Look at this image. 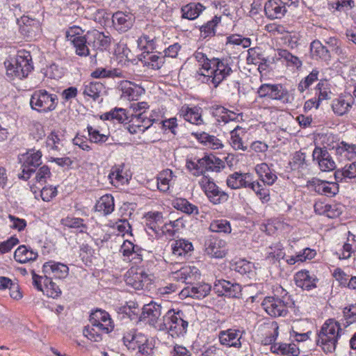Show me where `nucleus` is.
Segmentation results:
<instances>
[{"mask_svg":"<svg viewBox=\"0 0 356 356\" xmlns=\"http://www.w3.org/2000/svg\"><path fill=\"white\" fill-rule=\"evenodd\" d=\"M4 65L8 76L19 79L27 77L33 70L31 53L24 49L18 51L15 58L6 60Z\"/></svg>","mask_w":356,"mask_h":356,"instance_id":"f257e3e1","label":"nucleus"},{"mask_svg":"<svg viewBox=\"0 0 356 356\" xmlns=\"http://www.w3.org/2000/svg\"><path fill=\"white\" fill-rule=\"evenodd\" d=\"M341 331V328L338 322L333 319L326 321L318 333L317 345L325 353L334 352Z\"/></svg>","mask_w":356,"mask_h":356,"instance_id":"f03ea898","label":"nucleus"},{"mask_svg":"<svg viewBox=\"0 0 356 356\" xmlns=\"http://www.w3.org/2000/svg\"><path fill=\"white\" fill-rule=\"evenodd\" d=\"M188 325V323L184 319L183 312L170 309L163 316L162 322L156 327L159 330H167L172 337H175L185 334Z\"/></svg>","mask_w":356,"mask_h":356,"instance_id":"7ed1b4c3","label":"nucleus"},{"mask_svg":"<svg viewBox=\"0 0 356 356\" xmlns=\"http://www.w3.org/2000/svg\"><path fill=\"white\" fill-rule=\"evenodd\" d=\"M232 72V70L228 63L227 59L220 60L213 58L211 61V70L207 74L200 71H197L196 77L197 76H203L202 82L207 83H212L216 88L223 79L229 76Z\"/></svg>","mask_w":356,"mask_h":356,"instance_id":"20e7f679","label":"nucleus"},{"mask_svg":"<svg viewBox=\"0 0 356 356\" xmlns=\"http://www.w3.org/2000/svg\"><path fill=\"white\" fill-rule=\"evenodd\" d=\"M292 302L289 296L285 293L282 298L279 297H266L262 302V307L266 313L273 317L285 316L288 314V308Z\"/></svg>","mask_w":356,"mask_h":356,"instance_id":"39448f33","label":"nucleus"},{"mask_svg":"<svg viewBox=\"0 0 356 356\" xmlns=\"http://www.w3.org/2000/svg\"><path fill=\"white\" fill-rule=\"evenodd\" d=\"M270 328L273 330V333L266 336L264 339V344H272L270 350L273 353L282 355L298 356L299 349L294 343H275V340L278 336V325L276 322L270 324Z\"/></svg>","mask_w":356,"mask_h":356,"instance_id":"423d86ee","label":"nucleus"},{"mask_svg":"<svg viewBox=\"0 0 356 356\" xmlns=\"http://www.w3.org/2000/svg\"><path fill=\"white\" fill-rule=\"evenodd\" d=\"M57 96L50 94L45 90H35L31 95L30 105L38 112H47L55 109Z\"/></svg>","mask_w":356,"mask_h":356,"instance_id":"0eeeda50","label":"nucleus"},{"mask_svg":"<svg viewBox=\"0 0 356 356\" xmlns=\"http://www.w3.org/2000/svg\"><path fill=\"white\" fill-rule=\"evenodd\" d=\"M199 184L207 197L214 204H218L227 200L228 195L220 190L211 177L203 175L199 181Z\"/></svg>","mask_w":356,"mask_h":356,"instance_id":"6e6552de","label":"nucleus"},{"mask_svg":"<svg viewBox=\"0 0 356 356\" xmlns=\"http://www.w3.org/2000/svg\"><path fill=\"white\" fill-rule=\"evenodd\" d=\"M41 157L42 153L40 151L33 152L29 150L26 154L21 155L19 160L22 163V174L19 175V177L24 180L29 179L31 174L41 165Z\"/></svg>","mask_w":356,"mask_h":356,"instance_id":"1a4fd4ad","label":"nucleus"},{"mask_svg":"<svg viewBox=\"0 0 356 356\" xmlns=\"http://www.w3.org/2000/svg\"><path fill=\"white\" fill-rule=\"evenodd\" d=\"M42 268L45 274V280H48L52 287L54 286L53 279H64L69 273V268L66 265L53 261L44 263Z\"/></svg>","mask_w":356,"mask_h":356,"instance_id":"9d476101","label":"nucleus"},{"mask_svg":"<svg viewBox=\"0 0 356 356\" xmlns=\"http://www.w3.org/2000/svg\"><path fill=\"white\" fill-rule=\"evenodd\" d=\"M257 94L261 98L284 101L288 96V91L280 84L264 83L258 88Z\"/></svg>","mask_w":356,"mask_h":356,"instance_id":"9b49d317","label":"nucleus"},{"mask_svg":"<svg viewBox=\"0 0 356 356\" xmlns=\"http://www.w3.org/2000/svg\"><path fill=\"white\" fill-rule=\"evenodd\" d=\"M307 186L318 194L327 197H333L339 192L337 183L323 181L316 178L308 181Z\"/></svg>","mask_w":356,"mask_h":356,"instance_id":"f8f14e48","label":"nucleus"},{"mask_svg":"<svg viewBox=\"0 0 356 356\" xmlns=\"http://www.w3.org/2000/svg\"><path fill=\"white\" fill-rule=\"evenodd\" d=\"M125 282L136 290L143 289L151 282V279L142 268L131 269L128 271Z\"/></svg>","mask_w":356,"mask_h":356,"instance_id":"ddd939ff","label":"nucleus"},{"mask_svg":"<svg viewBox=\"0 0 356 356\" xmlns=\"http://www.w3.org/2000/svg\"><path fill=\"white\" fill-rule=\"evenodd\" d=\"M90 323L92 326L102 327V332L105 334L111 332L114 325L108 312L102 309H96L90 316Z\"/></svg>","mask_w":356,"mask_h":356,"instance_id":"4468645a","label":"nucleus"},{"mask_svg":"<svg viewBox=\"0 0 356 356\" xmlns=\"http://www.w3.org/2000/svg\"><path fill=\"white\" fill-rule=\"evenodd\" d=\"M314 161L318 162L321 170L327 172L335 169L336 164L330 154L325 148L316 147L312 153Z\"/></svg>","mask_w":356,"mask_h":356,"instance_id":"2eb2a0df","label":"nucleus"},{"mask_svg":"<svg viewBox=\"0 0 356 356\" xmlns=\"http://www.w3.org/2000/svg\"><path fill=\"white\" fill-rule=\"evenodd\" d=\"M66 38L70 40L75 48V52L80 56H87L90 54L88 45L91 46V40L88 38V33L86 35L82 36L79 33H73L67 31L66 33Z\"/></svg>","mask_w":356,"mask_h":356,"instance_id":"dca6fc26","label":"nucleus"},{"mask_svg":"<svg viewBox=\"0 0 356 356\" xmlns=\"http://www.w3.org/2000/svg\"><path fill=\"white\" fill-rule=\"evenodd\" d=\"M243 332L239 330L227 329L222 330L218 333V339L221 345L227 347H241V339Z\"/></svg>","mask_w":356,"mask_h":356,"instance_id":"f3484780","label":"nucleus"},{"mask_svg":"<svg viewBox=\"0 0 356 356\" xmlns=\"http://www.w3.org/2000/svg\"><path fill=\"white\" fill-rule=\"evenodd\" d=\"M161 315V307L160 305L151 302L145 305L140 316V321H147V322L157 329L158 325L162 322L159 319Z\"/></svg>","mask_w":356,"mask_h":356,"instance_id":"a211bd4d","label":"nucleus"},{"mask_svg":"<svg viewBox=\"0 0 356 356\" xmlns=\"http://www.w3.org/2000/svg\"><path fill=\"white\" fill-rule=\"evenodd\" d=\"M266 17L270 19H281L286 13V3L281 0H268L264 5Z\"/></svg>","mask_w":356,"mask_h":356,"instance_id":"6ab92c4d","label":"nucleus"},{"mask_svg":"<svg viewBox=\"0 0 356 356\" xmlns=\"http://www.w3.org/2000/svg\"><path fill=\"white\" fill-rule=\"evenodd\" d=\"M145 227L149 235L153 236L150 231L155 235L159 234L160 227L163 224V214L159 211H149L144 216Z\"/></svg>","mask_w":356,"mask_h":356,"instance_id":"aec40b11","label":"nucleus"},{"mask_svg":"<svg viewBox=\"0 0 356 356\" xmlns=\"http://www.w3.org/2000/svg\"><path fill=\"white\" fill-rule=\"evenodd\" d=\"M214 289L219 296L229 298H237L241 295V287L238 284L231 283L224 280H219L214 286Z\"/></svg>","mask_w":356,"mask_h":356,"instance_id":"412c9836","label":"nucleus"},{"mask_svg":"<svg viewBox=\"0 0 356 356\" xmlns=\"http://www.w3.org/2000/svg\"><path fill=\"white\" fill-rule=\"evenodd\" d=\"M200 167L202 168V175L205 171L219 172L225 168V162L213 154L205 155L199 159Z\"/></svg>","mask_w":356,"mask_h":356,"instance_id":"4be33fe9","label":"nucleus"},{"mask_svg":"<svg viewBox=\"0 0 356 356\" xmlns=\"http://www.w3.org/2000/svg\"><path fill=\"white\" fill-rule=\"evenodd\" d=\"M200 277L199 270L195 266H186L172 273V277L178 282L192 284Z\"/></svg>","mask_w":356,"mask_h":356,"instance_id":"5701e85b","label":"nucleus"},{"mask_svg":"<svg viewBox=\"0 0 356 356\" xmlns=\"http://www.w3.org/2000/svg\"><path fill=\"white\" fill-rule=\"evenodd\" d=\"M225 242L216 238L207 240L205 243V251L207 254L215 258H223L227 250L224 246Z\"/></svg>","mask_w":356,"mask_h":356,"instance_id":"b1692460","label":"nucleus"},{"mask_svg":"<svg viewBox=\"0 0 356 356\" xmlns=\"http://www.w3.org/2000/svg\"><path fill=\"white\" fill-rule=\"evenodd\" d=\"M172 254L177 259L181 261L186 259L188 253L193 250V245L191 242L184 239L175 241L172 245Z\"/></svg>","mask_w":356,"mask_h":356,"instance_id":"393cba45","label":"nucleus"},{"mask_svg":"<svg viewBox=\"0 0 356 356\" xmlns=\"http://www.w3.org/2000/svg\"><path fill=\"white\" fill-rule=\"evenodd\" d=\"M294 279L296 286L304 290L309 291L316 287V281L317 280L312 277L307 270L298 272L295 275Z\"/></svg>","mask_w":356,"mask_h":356,"instance_id":"a878e982","label":"nucleus"},{"mask_svg":"<svg viewBox=\"0 0 356 356\" xmlns=\"http://www.w3.org/2000/svg\"><path fill=\"white\" fill-rule=\"evenodd\" d=\"M139 60L144 65L151 67L153 70H159L163 66L165 62V56L152 54L147 51L143 52L140 55Z\"/></svg>","mask_w":356,"mask_h":356,"instance_id":"bb28decb","label":"nucleus"},{"mask_svg":"<svg viewBox=\"0 0 356 356\" xmlns=\"http://www.w3.org/2000/svg\"><path fill=\"white\" fill-rule=\"evenodd\" d=\"M332 109L337 116H342L346 114L352 107V98L350 97L346 99L343 97H339L332 100Z\"/></svg>","mask_w":356,"mask_h":356,"instance_id":"cd10ccee","label":"nucleus"},{"mask_svg":"<svg viewBox=\"0 0 356 356\" xmlns=\"http://www.w3.org/2000/svg\"><path fill=\"white\" fill-rule=\"evenodd\" d=\"M250 176L249 173L234 172L227 177V184L232 189H237L241 187L247 188Z\"/></svg>","mask_w":356,"mask_h":356,"instance_id":"c85d7f7f","label":"nucleus"},{"mask_svg":"<svg viewBox=\"0 0 356 356\" xmlns=\"http://www.w3.org/2000/svg\"><path fill=\"white\" fill-rule=\"evenodd\" d=\"M211 291V286L208 284H198L196 286L186 287L182 293L195 298L200 299L207 296Z\"/></svg>","mask_w":356,"mask_h":356,"instance_id":"c756f323","label":"nucleus"},{"mask_svg":"<svg viewBox=\"0 0 356 356\" xmlns=\"http://www.w3.org/2000/svg\"><path fill=\"white\" fill-rule=\"evenodd\" d=\"M38 257V253L33 250L28 248L26 245H20L14 253V258L16 261L24 264L28 261H35Z\"/></svg>","mask_w":356,"mask_h":356,"instance_id":"7c9ffc66","label":"nucleus"},{"mask_svg":"<svg viewBox=\"0 0 356 356\" xmlns=\"http://www.w3.org/2000/svg\"><path fill=\"white\" fill-rule=\"evenodd\" d=\"M113 22L116 29L122 32L129 29L133 24L131 16L126 15L122 12H117L113 15Z\"/></svg>","mask_w":356,"mask_h":356,"instance_id":"2f4dec72","label":"nucleus"},{"mask_svg":"<svg viewBox=\"0 0 356 356\" xmlns=\"http://www.w3.org/2000/svg\"><path fill=\"white\" fill-rule=\"evenodd\" d=\"M334 177L337 181H342L347 179H356V161L337 170L334 172Z\"/></svg>","mask_w":356,"mask_h":356,"instance_id":"473e14b6","label":"nucleus"},{"mask_svg":"<svg viewBox=\"0 0 356 356\" xmlns=\"http://www.w3.org/2000/svg\"><path fill=\"white\" fill-rule=\"evenodd\" d=\"M180 113L181 115H182L186 121L192 124H200L202 122L201 115L196 107L190 108L184 106L181 107Z\"/></svg>","mask_w":356,"mask_h":356,"instance_id":"72a5a7b5","label":"nucleus"},{"mask_svg":"<svg viewBox=\"0 0 356 356\" xmlns=\"http://www.w3.org/2000/svg\"><path fill=\"white\" fill-rule=\"evenodd\" d=\"M336 154L348 160L356 158V145L342 141L337 145Z\"/></svg>","mask_w":356,"mask_h":356,"instance_id":"f704fd0d","label":"nucleus"},{"mask_svg":"<svg viewBox=\"0 0 356 356\" xmlns=\"http://www.w3.org/2000/svg\"><path fill=\"white\" fill-rule=\"evenodd\" d=\"M199 141L213 149H218L222 148L223 145L220 139L215 136L209 135L207 133L203 132L197 136Z\"/></svg>","mask_w":356,"mask_h":356,"instance_id":"c9c22d12","label":"nucleus"},{"mask_svg":"<svg viewBox=\"0 0 356 356\" xmlns=\"http://www.w3.org/2000/svg\"><path fill=\"white\" fill-rule=\"evenodd\" d=\"M114 199L111 195H103L96 204V209L102 211L105 215L111 213L114 210Z\"/></svg>","mask_w":356,"mask_h":356,"instance_id":"e433bc0d","label":"nucleus"},{"mask_svg":"<svg viewBox=\"0 0 356 356\" xmlns=\"http://www.w3.org/2000/svg\"><path fill=\"white\" fill-rule=\"evenodd\" d=\"M88 38L91 40V46L96 49L106 47L108 44L107 38L102 33L96 30L88 32Z\"/></svg>","mask_w":356,"mask_h":356,"instance_id":"4c0bfd02","label":"nucleus"},{"mask_svg":"<svg viewBox=\"0 0 356 356\" xmlns=\"http://www.w3.org/2000/svg\"><path fill=\"white\" fill-rule=\"evenodd\" d=\"M103 89L104 85L102 83L99 81L90 82L84 86L83 94L92 98L93 100H97L99 97Z\"/></svg>","mask_w":356,"mask_h":356,"instance_id":"58836bf2","label":"nucleus"},{"mask_svg":"<svg viewBox=\"0 0 356 356\" xmlns=\"http://www.w3.org/2000/svg\"><path fill=\"white\" fill-rule=\"evenodd\" d=\"M245 132L239 126H237L231 131V145L234 149L243 151L247 149V147L243 145L241 136V134L245 135Z\"/></svg>","mask_w":356,"mask_h":356,"instance_id":"ea45409f","label":"nucleus"},{"mask_svg":"<svg viewBox=\"0 0 356 356\" xmlns=\"http://www.w3.org/2000/svg\"><path fill=\"white\" fill-rule=\"evenodd\" d=\"M145 112L138 113H132L128 120L129 125L127 130L131 134L140 132L142 119L143 118Z\"/></svg>","mask_w":356,"mask_h":356,"instance_id":"a19ab883","label":"nucleus"},{"mask_svg":"<svg viewBox=\"0 0 356 356\" xmlns=\"http://www.w3.org/2000/svg\"><path fill=\"white\" fill-rule=\"evenodd\" d=\"M248 55L246 58L248 64H258L259 69L265 70V68L263 66L266 65V63L268 61V60L262 57V55L261 54L257 53L256 48H250L248 50Z\"/></svg>","mask_w":356,"mask_h":356,"instance_id":"79ce46f5","label":"nucleus"},{"mask_svg":"<svg viewBox=\"0 0 356 356\" xmlns=\"http://www.w3.org/2000/svg\"><path fill=\"white\" fill-rule=\"evenodd\" d=\"M202 8L200 3L187 4L181 8L182 17L188 19H194L199 16Z\"/></svg>","mask_w":356,"mask_h":356,"instance_id":"37998d69","label":"nucleus"},{"mask_svg":"<svg viewBox=\"0 0 356 356\" xmlns=\"http://www.w3.org/2000/svg\"><path fill=\"white\" fill-rule=\"evenodd\" d=\"M172 178V171L166 169L159 175L157 178V188L159 191L165 192L169 189L170 181Z\"/></svg>","mask_w":356,"mask_h":356,"instance_id":"c03bdc74","label":"nucleus"},{"mask_svg":"<svg viewBox=\"0 0 356 356\" xmlns=\"http://www.w3.org/2000/svg\"><path fill=\"white\" fill-rule=\"evenodd\" d=\"M316 90L318 91V99L316 108H318L320 102L330 98V84L327 80H321L316 86Z\"/></svg>","mask_w":356,"mask_h":356,"instance_id":"a18cd8bd","label":"nucleus"},{"mask_svg":"<svg viewBox=\"0 0 356 356\" xmlns=\"http://www.w3.org/2000/svg\"><path fill=\"white\" fill-rule=\"evenodd\" d=\"M278 59L284 60L289 65L295 66L297 68L301 67L302 62L298 57L292 55L288 50L279 49H277Z\"/></svg>","mask_w":356,"mask_h":356,"instance_id":"49530a36","label":"nucleus"},{"mask_svg":"<svg viewBox=\"0 0 356 356\" xmlns=\"http://www.w3.org/2000/svg\"><path fill=\"white\" fill-rule=\"evenodd\" d=\"M98 326H90L87 325L84 327L83 330V335L87 337L90 341L99 342L102 340V327H98Z\"/></svg>","mask_w":356,"mask_h":356,"instance_id":"de8ad7c7","label":"nucleus"},{"mask_svg":"<svg viewBox=\"0 0 356 356\" xmlns=\"http://www.w3.org/2000/svg\"><path fill=\"white\" fill-rule=\"evenodd\" d=\"M220 22V17L215 16L211 20L207 22L200 28L201 36L204 38L215 35V28Z\"/></svg>","mask_w":356,"mask_h":356,"instance_id":"09e8293b","label":"nucleus"},{"mask_svg":"<svg viewBox=\"0 0 356 356\" xmlns=\"http://www.w3.org/2000/svg\"><path fill=\"white\" fill-rule=\"evenodd\" d=\"M174 207L178 210H180L188 214L197 213L198 209L196 206L191 204L186 199H178L174 202Z\"/></svg>","mask_w":356,"mask_h":356,"instance_id":"8fccbe9b","label":"nucleus"},{"mask_svg":"<svg viewBox=\"0 0 356 356\" xmlns=\"http://www.w3.org/2000/svg\"><path fill=\"white\" fill-rule=\"evenodd\" d=\"M143 337L142 335L136 334L135 331H130L124 335L122 340L124 344L129 349L135 350L136 348V345L138 343H142V340H140V339Z\"/></svg>","mask_w":356,"mask_h":356,"instance_id":"3c124183","label":"nucleus"},{"mask_svg":"<svg viewBox=\"0 0 356 356\" xmlns=\"http://www.w3.org/2000/svg\"><path fill=\"white\" fill-rule=\"evenodd\" d=\"M232 267L236 272H238L241 275H248L249 276L250 274L253 273V264L245 259H241L235 262L232 265Z\"/></svg>","mask_w":356,"mask_h":356,"instance_id":"603ef678","label":"nucleus"},{"mask_svg":"<svg viewBox=\"0 0 356 356\" xmlns=\"http://www.w3.org/2000/svg\"><path fill=\"white\" fill-rule=\"evenodd\" d=\"M310 50L313 56L320 58H325L329 54V50L327 47L318 40H314L311 43Z\"/></svg>","mask_w":356,"mask_h":356,"instance_id":"864d4df0","label":"nucleus"},{"mask_svg":"<svg viewBox=\"0 0 356 356\" xmlns=\"http://www.w3.org/2000/svg\"><path fill=\"white\" fill-rule=\"evenodd\" d=\"M120 86L123 95L129 100H134L138 94L137 87L127 81H122Z\"/></svg>","mask_w":356,"mask_h":356,"instance_id":"5fc2aeb1","label":"nucleus"},{"mask_svg":"<svg viewBox=\"0 0 356 356\" xmlns=\"http://www.w3.org/2000/svg\"><path fill=\"white\" fill-rule=\"evenodd\" d=\"M318 71L313 70L312 72L302 79L298 86L300 92H303L307 89L314 81L318 80Z\"/></svg>","mask_w":356,"mask_h":356,"instance_id":"6e6d98bb","label":"nucleus"},{"mask_svg":"<svg viewBox=\"0 0 356 356\" xmlns=\"http://www.w3.org/2000/svg\"><path fill=\"white\" fill-rule=\"evenodd\" d=\"M193 56L195 60L202 66V68L198 71L204 70L206 72H209V70H211V61H213V58L209 59L203 52L199 50L196 51Z\"/></svg>","mask_w":356,"mask_h":356,"instance_id":"4d7b16f0","label":"nucleus"},{"mask_svg":"<svg viewBox=\"0 0 356 356\" xmlns=\"http://www.w3.org/2000/svg\"><path fill=\"white\" fill-rule=\"evenodd\" d=\"M210 229L213 232L230 233L231 226L227 220H216L210 225Z\"/></svg>","mask_w":356,"mask_h":356,"instance_id":"13d9d810","label":"nucleus"},{"mask_svg":"<svg viewBox=\"0 0 356 356\" xmlns=\"http://www.w3.org/2000/svg\"><path fill=\"white\" fill-rule=\"evenodd\" d=\"M88 132L90 136V140L91 142L98 143H105L108 140V136L105 134H101L99 131L94 129L91 126L87 127Z\"/></svg>","mask_w":356,"mask_h":356,"instance_id":"bf43d9fd","label":"nucleus"},{"mask_svg":"<svg viewBox=\"0 0 356 356\" xmlns=\"http://www.w3.org/2000/svg\"><path fill=\"white\" fill-rule=\"evenodd\" d=\"M138 246L135 245L134 243L129 241H126L123 243L121 247V251L124 256H130L132 254H136L138 256V259L139 261L142 260L140 257V254L138 253Z\"/></svg>","mask_w":356,"mask_h":356,"instance_id":"052dcab7","label":"nucleus"},{"mask_svg":"<svg viewBox=\"0 0 356 356\" xmlns=\"http://www.w3.org/2000/svg\"><path fill=\"white\" fill-rule=\"evenodd\" d=\"M343 317L347 325L356 322V303L343 309Z\"/></svg>","mask_w":356,"mask_h":356,"instance_id":"680f3d73","label":"nucleus"},{"mask_svg":"<svg viewBox=\"0 0 356 356\" xmlns=\"http://www.w3.org/2000/svg\"><path fill=\"white\" fill-rule=\"evenodd\" d=\"M227 43L241 45L243 48L249 47L251 44V40L248 38H243L240 35H232L227 37Z\"/></svg>","mask_w":356,"mask_h":356,"instance_id":"e2e57ef3","label":"nucleus"},{"mask_svg":"<svg viewBox=\"0 0 356 356\" xmlns=\"http://www.w3.org/2000/svg\"><path fill=\"white\" fill-rule=\"evenodd\" d=\"M216 111L217 114L218 113L220 115L218 121H222L225 123H227L236 119V114L234 112H232L222 106L218 107Z\"/></svg>","mask_w":356,"mask_h":356,"instance_id":"0e129e2a","label":"nucleus"},{"mask_svg":"<svg viewBox=\"0 0 356 356\" xmlns=\"http://www.w3.org/2000/svg\"><path fill=\"white\" fill-rule=\"evenodd\" d=\"M111 113H113V115H112L113 120H116L120 123H127L128 122L129 115L128 111L125 109L115 108L111 110Z\"/></svg>","mask_w":356,"mask_h":356,"instance_id":"69168bd1","label":"nucleus"},{"mask_svg":"<svg viewBox=\"0 0 356 356\" xmlns=\"http://www.w3.org/2000/svg\"><path fill=\"white\" fill-rule=\"evenodd\" d=\"M305 154L301 152H296L291 161H290V165L293 169H298L300 168H302L305 164Z\"/></svg>","mask_w":356,"mask_h":356,"instance_id":"338daca9","label":"nucleus"},{"mask_svg":"<svg viewBox=\"0 0 356 356\" xmlns=\"http://www.w3.org/2000/svg\"><path fill=\"white\" fill-rule=\"evenodd\" d=\"M57 195V189L51 186H44L41 191L40 195L43 201L49 202Z\"/></svg>","mask_w":356,"mask_h":356,"instance_id":"774afa93","label":"nucleus"}]
</instances>
